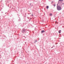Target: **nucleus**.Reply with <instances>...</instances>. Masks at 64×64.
<instances>
[{
    "instance_id": "obj_12",
    "label": "nucleus",
    "mask_w": 64,
    "mask_h": 64,
    "mask_svg": "<svg viewBox=\"0 0 64 64\" xmlns=\"http://www.w3.org/2000/svg\"><path fill=\"white\" fill-rule=\"evenodd\" d=\"M32 16H33V15H32Z\"/></svg>"
},
{
    "instance_id": "obj_11",
    "label": "nucleus",
    "mask_w": 64,
    "mask_h": 64,
    "mask_svg": "<svg viewBox=\"0 0 64 64\" xmlns=\"http://www.w3.org/2000/svg\"><path fill=\"white\" fill-rule=\"evenodd\" d=\"M62 4H63V5H64V4H63V3H62Z\"/></svg>"
},
{
    "instance_id": "obj_4",
    "label": "nucleus",
    "mask_w": 64,
    "mask_h": 64,
    "mask_svg": "<svg viewBox=\"0 0 64 64\" xmlns=\"http://www.w3.org/2000/svg\"><path fill=\"white\" fill-rule=\"evenodd\" d=\"M50 16H52V14L50 13Z\"/></svg>"
},
{
    "instance_id": "obj_9",
    "label": "nucleus",
    "mask_w": 64,
    "mask_h": 64,
    "mask_svg": "<svg viewBox=\"0 0 64 64\" xmlns=\"http://www.w3.org/2000/svg\"><path fill=\"white\" fill-rule=\"evenodd\" d=\"M54 6H56V5L55 4H54Z\"/></svg>"
},
{
    "instance_id": "obj_6",
    "label": "nucleus",
    "mask_w": 64,
    "mask_h": 64,
    "mask_svg": "<svg viewBox=\"0 0 64 64\" xmlns=\"http://www.w3.org/2000/svg\"><path fill=\"white\" fill-rule=\"evenodd\" d=\"M49 8V6H46V9H48Z\"/></svg>"
},
{
    "instance_id": "obj_1",
    "label": "nucleus",
    "mask_w": 64,
    "mask_h": 64,
    "mask_svg": "<svg viewBox=\"0 0 64 64\" xmlns=\"http://www.w3.org/2000/svg\"><path fill=\"white\" fill-rule=\"evenodd\" d=\"M57 9L59 11L60 10H61L62 9V8H61V7L60 6H57Z\"/></svg>"
},
{
    "instance_id": "obj_8",
    "label": "nucleus",
    "mask_w": 64,
    "mask_h": 64,
    "mask_svg": "<svg viewBox=\"0 0 64 64\" xmlns=\"http://www.w3.org/2000/svg\"><path fill=\"white\" fill-rule=\"evenodd\" d=\"M58 32L59 33H61V32L59 31H58Z\"/></svg>"
},
{
    "instance_id": "obj_10",
    "label": "nucleus",
    "mask_w": 64,
    "mask_h": 64,
    "mask_svg": "<svg viewBox=\"0 0 64 64\" xmlns=\"http://www.w3.org/2000/svg\"><path fill=\"white\" fill-rule=\"evenodd\" d=\"M59 31H60V32H61V30H60Z\"/></svg>"
},
{
    "instance_id": "obj_7",
    "label": "nucleus",
    "mask_w": 64,
    "mask_h": 64,
    "mask_svg": "<svg viewBox=\"0 0 64 64\" xmlns=\"http://www.w3.org/2000/svg\"><path fill=\"white\" fill-rule=\"evenodd\" d=\"M37 40H35V41L34 42V43H36V42H37Z\"/></svg>"
},
{
    "instance_id": "obj_3",
    "label": "nucleus",
    "mask_w": 64,
    "mask_h": 64,
    "mask_svg": "<svg viewBox=\"0 0 64 64\" xmlns=\"http://www.w3.org/2000/svg\"><path fill=\"white\" fill-rule=\"evenodd\" d=\"M41 32L42 33H44V32H45V31L44 30H42Z\"/></svg>"
},
{
    "instance_id": "obj_5",
    "label": "nucleus",
    "mask_w": 64,
    "mask_h": 64,
    "mask_svg": "<svg viewBox=\"0 0 64 64\" xmlns=\"http://www.w3.org/2000/svg\"><path fill=\"white\" fill-rule=\"evenodd\" d=\"M59 1L60 2H62L63 1V0H59Z\"/></svg>"
},
{
    "instance_id": "obj_13",
    "label": "nucleus",
    "mask_w": 64,
    "mask_h": 64,
    "mask_svg": "<svg viewBox=\"0 0 64 64\" xmlns=\"http://www.w3.org/2000/svg\"><path fill=\"white\" fill-rule=\"evenodd\" d=\"M32 16H33V15H32Z\"/></svg>"
},
{
    "instance_id": "obj_2",
    "label": "nucleus",
    "mask_w": 64,
    "mask_h": 64,
    "mask_svg": "<svg viewBox=\"0 0 64 64\" xmlns=\"http://www.w3.org/2000/svg\"><path fill=\"white\" fill-rule=\"evenodd\" d=\"M22 33H24V32H25V30H22Z\"/></svg>"
}]
</instances>
